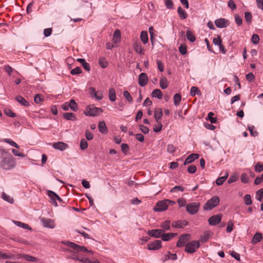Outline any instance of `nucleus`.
<instances>
[{
  "mask_svg": "<svg viewBox=\"0 0 263 263\" xmlns=\"http://www.w3.org/2000/svg\"><path fill=\"white\" fill-rule=\"evenodd\" d=\"M0 156V167L5 170H9L15 166V161L12 155L4 150H1Z\"/></svg>",
  "mask_w": 263,
  "mask_h": 263,
  "instance_id": "f257e3e1",
  "label": "nucleus"
},
{
  "mask_svg": "<svg viewBox=\"0 0 263 263\" xmlns=\"http://www.w3.org/2000/svg\"><path fill=\"white\" fill-rule=\"evenodd\" d=\"M103 111V110L102 108L97 107L93 105H91L86 107L84 114L87 116L95 117L99 116Z\"/></svg>",
  "mask_w": 263,
  "mask_h": 263,
  "instance_id": "f03ea898",
  "label": "nucleus"
},
{
  "mask_svg": "<svg viewBox=\"0 0 263 263\" xmlns=\"http://www.w3.org/2000/svg\"><path fill=\"white\" fill-rule=\"evenodd\" d=\"M219 203V198L218 196H213L209 199L203 206V210L209 211L216 207Z\"/></svg>",
  "mask_w": 263,
  "mask_h": 263,
  "instance_id": "7ed1b4c3",
  "label": "nucleus"
},
{
  "mask_svg": "<svg viewBox=\"0 0 263 263\" xmlns=\"http://www.w3.org/2000/svg\"><path fill=\"white\" fill-rule=\"evenodd\" d=\"M172 201L169 199L159 201L156 205L154 208V211L155 212L164 211L167 209L169 203Z\"/></svg>",
  "mask_w": 263,
  "mask_h": 263,
  "instance_id": "20e7f679",
  "label": "nucleus"
},
{
  "mask_svg": "<svg viewBox=\"0 0 263 263\" xmlns=\"http://www.w3.org/2000/svg\"><path fill=\"white\" fill-rule=\"evenodd\" d=\"M200 247V242L199 241L193 240L185 245V252L188 253H193L196 252V250Z\"/></svg>",
  "mask_w": 263,
  "mask_h": 263,
  "instance_id": "39448f33",
  "label": "nucleus"
},
{
  "mask_svg": "<svg viewBox=\"0 0 263 263\" xmlns=\"http://www.w3.org/2000/svg\"><path fill=\"white\" fill-rule=\"evenodd\" d=\"M64 243L67 246L73 249L77 252H85L93 254V252L91 251L88 250L84 246H81L74 242L68 241H65Z\"/></svg>",
  "mask_w": 263,
  "mask_h": 263,
  "instance_id": "423d86ee",
  "label": "nucleus"
},
{
  "mask_svg": "<svg viewBox=\"0 0 263 263\" xmlns=\"http://www.w3.org/2000/svg\"><path fill=\"white\" fill-rule=\"evenodd\" d=\"M200 203L199 202H192L186 205V211L191 215L196 214L199 211Z\"/></svg>",
  "mask_w": 263,
  "mask_h": 263,
  "instance_id": "0eeeda50",
  "label": "nucleus"
},
{
  "mask_svg": "<svg viewBox=\"0 0 263 263\" xmlns=\"http://www.w3.org/2000/svg\"><path fill=\"white\" fill-rule=\"evenodd\" d=\"M191 238V235L190 234H184L182 235L177 242L176 246L178 248L185 246Z\"/></svg>",
  "mask_w": 263,
  "mask_h": 263,
  "instance_id": "6e6552de",
  "label": "nucleus"
},
{
  "mask_svg": "<svg viewBox=\"0 0 263 263\" xmlns=\"http://www.w3.org/2000/svg\"><path fill=\"white\" fill-rule=\"evenodd\" d=\"M161 241L156 240L153 242L148 243L147 245V249L149 250H157L162 247Z\"/></svg>",
  "mask_w": 263,
  "mask_h": 263,
  "instance_id": "1a4fd4ad",
  "label": "nucleus"
},
{
  "mask_svg": "<svg viewBox=\"0 0 263 263\" xmlns=\"http://www.w3.org/2000/svg\"><path fill=\"white\" fill-rule=\"evenodd\" d=\"M48 195L49 196V197L51 199V203L53 204L55 206H58V203L55 200V199H57L59 201L62 202V199L57 195L55 193L52 191H48Z\"/></svg>",
  "mask_w": 263,
  "mask_h": 263,
  "instance_id": "9d476101",
  "label": "nucleus"
},
{
  "mask_svg": "<svg viewBox=\"0 0 263 263\" xmlns=\"http://www.w3.org/2000/svg\"><path fill=\"white\" fill-rule=\"evenodd\" d=\"M148 82V78L145 73H141L138 77V83L141 87L145 86Z\"/></svg>",
  "mask_w": 263,
  "mask_h": 263,
  "instance_id": "9b49d317",
  "label": "nucleus"
},
{
  "mask_svg": "<svg viewBox=\"0 0 263 263\" xmlns=\"http://www.w3.org/2000/svg\"><path fill=\"white\" fill-rule=\"evenodd\" d=\"M215 24L217 27L222 28L227 27L229 25V22L225 18H220L215 21Z\"/></svg>",
  "mask_w": 263,
  "mask_h": 263,
  "instance_id": "f8f14e48",
  "label": "nucleus"
},
{
  "mask_svg": "<svg viewBox=\"0 0 263 263\" xmlns=\"http://www.w3.org/2000/svg\"><path fill=\"white\" fill-rule=\"evenodd\" d=\"M147 233L151 237L158 238L160 237H162V235L163 233V230H161V229L151 230H148Z\"/></svg>",
  "mask_w": 263,
  "mask_h": 263,
  "instance_id": "ddd939ff",
  "label": "nucleus"
},
{
  "mask_svg": "<svg viewBox=\"0 0 263 263\" xmlns=\"http://www.w3.org/2000/svg\"><path fill=\"white\" fill-rule=\"evenodd\" d=\"M221 219V215L217 214L211 216L209 219L208 222L210 225L215 226L218 224Z\"/></svg>",
  "mask_w": 263,
  "mask_h": 263,
  "instance_id": "4468645a",
  "label": "nucleus"
},
{
  "mask_svg": "<svg viewBox=\"0 0 263 263\" xmlns=\"http://www.w3.org/2000/svg\"><path fill=\"white\" fill-rule=\"evenodd\" d=\"M53 148L56 149L63 151L68 147V145L63 142H54L52 145Z\"/></svg>",
  "mask_w": 263,
  "mask_h": 263,
  "instance_id": "2eb2a0df",
  "label": "nucleus"
},
{
  "mask_svg": "<svg viewBox=\"0 0 263 263\" xmlns=\"http://www.w3.org/2000/svg\"><path fill=\"white\" fill-rule=\"evenodd\" d=\"M41 221L43 226L45 228L52 229L54 228V223L53 220L48 218H42L41 219Z\"/></svg>",
  "mask_w": 263,
  "mask_h": 263,
  "instance_id": "dca6fc26",
  "label": "nucleus"
},
{
  "mask_svg": "<svg viewBox=\"0 0 263 263\" xmlns=\"http://www.w3.org/2000/svg\"><path fill=\"white\" fill-rule=\"evenodd\" d=\"M188 224V222L186 220L174 221L172 223V226L175 228H183Z\"/></svg>",
  "mask_w": 263,
  "mask_h": 263,
  "instance_id": "f3484780",
  "label": "nucleus"
},
{
  "mask_svg": "<svg viewBox=\"0 0 263 263\" xmlns=\"http://www.w3.org/2000/svg\"><path fill=\"white\" fill-rule=\"evenodd\" d=\"M99 132L102 134H106L108 133V129L104 121H100L98 124Z\"/></svg>",
  "mask_w": 263,
  "mask_h": 263,
  "instance_id": "a211bd4d",
  "label": "nucleus"
},
{
  "mask_svg": "<svg viewBox=\"0 0 263 263\" xmlns=\"http://www.w3.org/2000/svg\"><path fill=\"white\" fill-rule=\"evenodd\" d=\"M177 235V233H163L161 239L162 240L167 241L170 240L171 239L175 237Z\"/></svg>",
  "mask_w": 263,
  "mask_h": 263,
  "instance_id": "6ab92c4d",
  "label": "nucleus"
},
{
  "mask_svg": "<svg viewBox=\"0 0 263 263\" xmlns=\"http://www.w3.org/2000/svg\"><path fill=\"white\" fill-rule=\"evenodd\" d=\"M15 100L21 105H22L25 107H28L30 105L29 103L27 100H26L22 96H21L20 95H18V96H16Z\"/></svg>",
  "mask_w": 263,
  "mask_h": 263,
  "instance_id": "aec40b11",
  "label": "nucleus"
},
{
  "mask_svg": "<svg viewBox=\"0 0 263 263\" xmlns=\"http://www.w3.org/2000/svg\"><path fill=\"white\" fill-rule=\"evenodd\" d=\"M199 155L197 154H191L184 161V165L192 163L195 160L199 158Z\"/></svg>",
  "mask_w": 263,
  "mask_h": 263,
  "instance_id": "412c9836",
  "label": "nucleus"
},
{
  "mask_svg": "<svg viewBox=\"0 0 263 263\" xmlns=\"http://www.w3.org/2000/svg\"><path fill=\"white\" fill-rule=\"evenodd\" d=\"M160 227L162 229L161 230H163V233L165 231H169L171 229V221L169 220H166L160 224Z\"/></svg>",
  "mask_w": 263,
  "mask_h": 263,
  "instance_id": "4be33fe9",
  "label": "nucleus"
},
{
  "mask_svg": "<svg viewBox=\"0 0 263 263\" xmlns=\"http://www.w3.org/2000/svg\"><path fill=\"white\" fill-rule=\"evenodd\" d=\"M163 115L162 110L160 108H156L154 111V117L157 122L161 119Z\"/></svg>",
  "mask_w": 263,
  "mask_h": 263,
  "instance_id": "5701e85b",
  "label": "nucleus"
},
{
  "mask_svg": "<svg viewBox=\"0 0 263 263\" xmlns=\"http://www.w3.org/2000/svg\"><path fill=\"white\" fill-rule=\"evenodd\" d=\"M121 40V33L119 29H116L113 34L112 41L115 44L118 43Z\"/></svg>",
  "mask_w": 263,
  "mask_h": 263,
  "instance_id": "b1692460",
  "label": "nucleus"
},
{
  "mask_svg": "<svg viewBox=\"0 0 263 263\" xmlns=\"http://www.w3.org/2000/svg\"><path fill=\"white\" fill-rule=\"evenodd\" d=\"M134 49L136 52L140 54H143V49L142 47L141 44L140 42H136L134 43L133 46Z\"/></svg>",
  "mask_w": 263,
  "mask_h": 263,
  "instance_id": "393cba45",
  "label": "nucleus"
},
{
  "mask_svg": "<svg viewBox=\"0 0 263 263\" xmlns=\"http://www.w3.org/2000/svg\"><path fill=\"white\" fill-rule=\"evenodd\" d=\"M262 239V234L261 233H256L252 239L251 242L253 244H256L260 242Z\"/></svg>",
  "mask_w": 263,
  "mask_h": 263,
  "instance_id": "a878e982",
  "label": "nucleus"
},
{
  "mask_svg": "<svg viewBox=\"0 0 263 263\" xmlns=\"http://www.w3.org/2000/svg\"><path fill=\"white\" fill-rule=\"evenodd\" d=\"M64 118L67 120L70 121H76L77 120V117L72 112H66L63 115Z\"/></svg>",
  "mask_w": 263,
  "mask_h": 263,
  "instance_id": "bb28decb",
  "label": "nucleus"
},
{
  "mask_svg": "<svg viewBox=\"0 0 263 263\" xmlns=\"http://www.w3.org/2000/svg\"><path fill=\"white\" fill-rule=\"evenodd\" d=\"M152 97L157 98L158 99H161L162 98V93L161 91L159 89H154L151 93Z\"/></svg>",
  "mask_w": 263,
  "mask_h": 263,
  "instance_id": "cd10ccee",
  "label": "nucleus"
},
{
  "mask_svg": "<svg viewBox=\"0 0 263 263\" xmlns=\"http://www.w3.org/2000/svg\"><path fill=\"white\" fill-rule=\"evenodd\" d=\"M140 39L144 44L148 42V34L146 31H142L140 33Z\"/></svg>",
  "mask_w": 263,
  "mask_h": 263,
  "instance_id": "c85d7f7f",
  "label": "nucleus"
},
{
  "mask_svg": "<svg viewBox=\"0 0 263 263\" xmlns=\"http://www.w3.org/2000/svg\"><path fill=\"white\" fill-rule=\"evenodd\" d=\"M0 258L1 259H14V255L11 253H6L0 252Z\"/></svg>",
  "mask_w": 263,
  "mask_h": 263,
  "instance_id": "c756f323",
  "label": "nucleus"
},
{
  "mask_svg": "<svg viewBox=\"0 0 263 263\" xmlns=\"http://www.w3.org/2000/svg\"><path fill=\"white\" fill-rule=\"evenodd\" d=\"M108 96L110 101L114 102L116 100V91L114 88H110L108 91Z\"/></svg>",
  "mask_w": 263,
  "mask_h": 263,
  "instance_id": "7c9ffc66",
  "label": "nucleus"
},
{
  "mask_svg": "<svg viewBox=\"0 0 263 263\" xmlns=\"http://www.w3.org/2000/svg\"><path fill=\"white\" fill-rule=\"evenodd\" d=\"M201 92L198 88L196 86H192L191 88L190 95L192 97H194L196 95H201Z\"/></svg>",
  "mask_w": 263,
  "mask_h": 263,
  "instance_id": "2f4dec72",
  "label": "nucleus"
},
{
  "mask_svg": "<svg viewBox=\"0 0 263 263\" xmlns=\"http://www.w3.org/2000/svg\"><path fill=\"white\" fill-rule=\"evenodd\" d=\"M168 86V82L165 77L162 78L160 81V86L162 89H165Z\"/></svg>",
  "mask_w": 263,
  "mask_h": 263,
  "instance_id": "473e14b6",
  "label": "nucleus"
},
{
  "mask_svg": "<svg viewBox=\"0 0 263 263\" xmlns=\"http://www.w3.org/2000/svg\"><path fill=\"white\" fill-rule=\"evenodd\" d=\"M178 13L181 19H185L187 17V14L186 12L181 8V7L179 6L177 9Z\"/></svg>",
  "mask_w": 263,
  "mask_h": 263,
  "instance_id": "72a5a7b5",
  "label": "nucleus"
},
{
  "mask_svg": "<svg viewBox=\"0 0 263 263\" xmlns=\"http://www.w3.org/2000/svg\"><path fill=\"white\" fill-rule=\"evenodd\" d=\"M68 105L72 111H76L78 110V105L73 99L70 100L69 102H68Z\"/></svg>",
  "mask_w": 263,
  "mask_h": 263,
  "instance_id": "f704fd0d",
  "label": "nucleus"
},
{
  "mask_svg": "<svg viewBox=\"0 0 263 263\" xmlns=\"http://www.w3.org/2000/svg\"><path fill=\"white\" fill-rule=\"evenodd\" d=\"M13 222L17 226L27 230H31V227L27 224L18 221H13Z\"/></svg>",
  "mask_w": 263,
  "mask_h": 263,
  "instance_id": "c9c22d12",
  "label": "nucleus"
},
{
  "mask_svg": "<svg viewBox=\"0 0 263 263\" xmlns=\"http://www.w3.org/2000/svg\"><path fill=\"white\" fill-rule=\"evenodd\" d=\"M211 236L210 232H204L203 235L200 237V241L201 242H205L209 239Z\"/></svg>",
  "mask_w": 263,
  "mask_h": 263,
  "instance_id": "e433bc0d",
  "label": "nucleus"
},
{
  "mask_svg": "<svg viewBox=\"0 0 263 263\" xmlns=\"http://www.w3.org/2000/svg\"><path fill=\"white\" fill-rule=\"evenodd\" d=\"M228 176V173H227L225 176L218 178L216 181V184L218 185H222L223 183V182L226 180Z\"/></svg>",
  "mask_w": 263,
  "mask_h": 263,
  "instance_id": "4c0bfd02",
  "label": "nucleus"
},
{
  "mask_svg": "<svg viewBox=\"0 0 263 263\" xmlns=\"http://www.w3.org/2000/svg\"><path fill=\"white\" fill-rule=\"evenodd\" d=\"M186 37L191 42H194L196 40L195 35L190 30H187L186 31Z\"/></svg>",
  "mask_w": 263,
  "mask_h": 263,
  "instance_id": "58836bf2",
  "label": "nucleus"
},
{
  "mask_svg": "<svg viewBox=\"0 0 263 263\" xmlns=\"http://www.w3.org/2000/svg\"><path fill=\"white\" fill-rule=\"evenodd\" d=\"M181 99V96L179 93H176L174 96V102L175 106H178Z\"/></svg>",
  "mask_w": 263,
  "mask_h": 263,
  "instance_id": "ea45409f",
  "label": "nucleus"
},
{
  "mask_svg": "<svg viewBox=\"0 0 263 263\" xmlns=\"http://www.w3.org/2000/svg\"><path fill=\"white\" fill-rule=\"evenodd\" d=\"M2 197L4 200L9 202V203H12L14 202L13 198L11 197L9 195L5 193H2Z\"/></svg>",
  "mask_w": 263,
  "mask_h": 263,
  "instance_id": "a19ab883",
  "label": "nucleus"
},
{
  "mask_svg": "<svg viewBox=\"0 0 263 263\" xmlns=\"http://www.w3.org/2000/svg\"><path fill=\"white\" fill-rule=\"evenodd\" d=\"M34 101L36 104H41L44 101V98L41 94H36L34 96Z\"/></svg>",
  "mask_w": 263,
  "mask_h": 263,
  "instance_id": "79ce46f5",
  "label": "nucleus"
},
{
  "mask_svg": "<svg viewBox=\"0 0 263 263\" xmlns=\"http://www.w3.org/2000/svg\"><path fill=\"white\" fill-rule=\"evenodd\" d=\"M244 202L246 205H249L252 203V201L251 199V197L250 195L247 194L244 196Z\"/></svg>",
  "mask_w": 263,
  "mask_h": 263,
  "instance_id": "37998d69",
  "label": "nucleus"
},
{
  "mask_svg": "<svg viewBox=\"0 0 263 263\" xmlns=\"http://www.w3.org/2000/svg\"><path fill=\"white\" fill-rule=\"evenodd\" d=\"M3 141L9 144L11 146H12L16 148H19V147H20L19 145L17 143H16L15 142H14L10 139H4L3 140Z\"/></svg>",
  "mask_w": 263,
  "mask_h": 263,
  "instance_id": "c03bdc74",
  "label": "nucleus"
},
{
  "mask_svg": "<svg viewBox=\"0 0 263 263\" xmlns=\"http://www.w3.org/2000/svg\"><path fill=\"white\" fill-rule=\"evenodd\" d=\"M256 198L259 201H262L263 198V189H261L257 191Z\"/></svg>",
  "mask_w": 263,
  "mask_h": 263,
  "instance_id": "a18cd8bd",
  "label": "nucleus"
},
{
  "mask_svg": "<svg viewBox=\"0 0 263 263\" xmlns=\"http://www.w3.org/2000/svg\"><path fill=\"white\" fill-rule=\"evenodd\" d=\"M179 51L182 55L185 54L187 52L186 46L185 44H181L179 47Z\"/></svg>",
  "mask_w": 263,
  "mask_h": 263,
  "instance_id": "49530a36",
  "label": "nucleus"
},
{
  "mask_svg": "<svg viewBox=\"0 0 263 263\" xmlns=\"http://www.w3.org/2000/svg\"><path fill=\"white\" fill-rule=\"evenodd\" d=\"M25 259L26 260L30 261V262H36L38 261L37 258H36L32 256L28 255V254L25 255Z\"/></svg>",
  "mask_w": 263,
  "mask_h": 263,
  "instance_id": "de8ad7c7",
  "label": "nucleus"
},
{
  "mask_svg": "<svg viewBox=\"0 0 263 263\" xmlns=\"http://www.w3.org/2000/svg\"><path fill=\"white\" fill-rule=\"evenodd\" d=\"M255 127L253 125L248 127V129L250 133V134L253 137H256L258 135V132L254 130Z\"/></svg>",
  "mask_w": 263,
  "mask_h": 263,
  "instance_id": "09e8293b",
  "label": "nucleus"
},
{
  "mask_svg": "<svg viewBox=\"0 0 263 263\" xmlns=\"http://www.w3.org/2000/svg\"><path fill=\"white\" fill-rule=\"evenodd\" d=\"M184 191V188L182 186L180 185H176L175 186L173 189L171 190V192L175 193L177 191L183 192Z\"/></svg>",
  "mask_w": 263,
  "mask_h": 263,
  "instance_id": "8fccbe9b",
  "label": "nucleus"
},
{
  "mask_svg": "<svg viewBox=\"0 0 263 263\" xmlns=\"http://www.w3.org/2000/svg\"><path fill=\"white\" fill-rule=\"evenodd\" d=\"M245 17L246 22L250 24L252 22V16L250 12H246L245 13Z\"/></svg>",
  "mask_w": 263,
  "mask_h": 263,
  "instance_id": "3c124183",
  "label": "nucleus"
},
{
  "mask_svg": "<svg viewBox=\"0 0 263 263\" xmlns=\"http://www.w3.org/2000/svg\"><path fill=\"white\" fill-rule=\"evenodd\" d=\"M88 147V143L86 140L84 139H82L80 142V147L81 149L84 150Z\"/></svg>",
  "mask_w": 263,
  "mask_h": 263,
  "instance_id": "603ef678",
  "label": "nucleus"
},
{
  "mask_svg": "<svg viewBox=\"0 0 263 263\" xmlns=\"http://www.w3.org/2000/svg\"><path fill=\"white\" fill-rule=\"evenodd\" d=\"M254 169L256 172H261L263 171V165L261 164L260 162H257Z\"/></svg>",
  "mask_w": 263,
  "mask_h": 263,
  "instance_id": "864d4df0",
  "label": "nucleus"
},
{
  "mask_svg": "<svg viewBox=\"0 0 263 263\" xmlns=\"http://www.w3.org/2000/svg\"><path fill=\"white\" fill-rule=\"evenodd\" d=\"M70 73L72 75H77L82 73L81 68L80 67H77L76 68L72 69Z\"/></svg>",
  "mask_w": 263,
  "mask_h": 263,
  "instance_id": "5fc2aeb1",
  "label": "nucleus"
},
{
  "mask_svg": "<svg viewBox=\"0 0 263 263\" xmlns=\"http://www.w3.org/2000/svg\"><path fill=\"white\" fill-rule=\"evenodd\" d=\"M252 42L254 44H258L259 42V37L256 34H254L252 36Z\"/></svg>",
  "mask_w": 263,
  "mask_h": 263,
  "instance_id": "6e6d98bb",
  "label": "nucleus"
},
{
  "mask_svg": "<svg viewBox=\"0 0 263 263\" xmlns=\"http://www.w3.org/2000/svg\"><path fill=\"white\" fill-rule=\"evenodd\" d=\"M237 179L238 175L237 174H233L229 178L228 183L230 184L231 183L236 181Z\"/></svg>",
  "mask_w": 263,
  "mask_h": 263,
  "instance_id": "4d7b16f0",
  "label": "nucleus"
},
{
  "mask_svg": "<svg viewBox=\"0 0 263 263\" xmlns=\"http://www.w3.org/2000/svg\"><path fill=\"white\" fill-rule=\"evenodd\" d=\"M214 115V113L212 112H210L208 115V118L211 122V123H215L217 121L216 118L213 117Z\"/></svg>",
  "mask_w": 263,
  "mask_h": 263,
  "instance_id": "13d9d810",
  "label": "nucleus"
},
{
  "mask_svg": "<svg viewBox=\"0 0 263 263\" xmlns=\"http://www.w3.org/2000/svg\"><path fill=\"white\" fill-rule=\"evenodd\" d=\"M246 78L248 82H250L254 80L255 76L252 72H249L246 74Z\"/></svg>",
  "mask_w": 263,
  "mask_h": 263,
  "instance_id": "bf43d9fd",
  "label": "nucleus"
},
{
  "mask_svg": "<svg viewBox=\"0 0 263 263\" xmlns=\"http://www.w3.org/2000/svg\"><path fill=\"white\" fill-rule=\"evenodd\" d=\"M123 96L128 102H132V97L128 91L125 90L123 92Z\"/></svg>",
  "mask_w": 263,
  "mask_h": 263,
  "instance_id": "052dcab7",
  "label": "nucleus"
},
{
  "mask_svg": "<svg viewBox=\"0 0 263 263\" xmlns=\"http://www.w3.org/2000/svg\"><path fill=\"white\" fill-rule=\"evenodd\" d=\"M93 135L89 130L87 129L85 131V137L87 140H91L93 138Z\"/></svg>",
  "mask_w": 263,
  "mask_h": 263,
  "instance_id": "680f3d73",
  "label": "nucleus"
},
{
  "mask_svg": "<svg viewBox=\"0 0 263 263\" xmlns=\"http://www.w3.org/2000/svg\"><path fill=\"white\" fill-rule=\"evenodd\" d=\"M234 224L231 220L228 221V226L227 227L226 231L228 233H230L233 229Z\"/></svg>",
  "mask_w": 263,
  "mask_h": 263,
  "instance_id": "e2e57ef3",
  "label": "nucleus"
},
{
  "mask_svg": "<svg viewBox=\"0 0 263 263\" xmlns=\"http://www.w3.org/2000/svg\"><path fill=\"white\" fill-rule=\"evenodd\" d=\"M230 255L234 257L235 259H236L238 261H239L240 259V255L235 252L234 251H230Z\"/></svg>",
  "mask_w": 263,
  "mask_h": 263,
  "instance_id": "0e129e2a",
  "label": "nucleus"
},
{
  "mask_svg": "<svg viewBox=\"0 0 263 263\" xmlns=\"http://www.w3.org/2000/svg\"><path fill=\"white\" fill-rule=\"evenodd\" d=\"M157 64L158 68L159 70L161 72H163L164 70V65H163V63L162 62V61L160 60H157Z\"/></svg>",
  "mask_w": 263,
  "mask_h": 263,
  "instance_id": "69168bd1",
  "label": "nucleus"
},
{
  "mask_svg": "<svg viewBox=\"0 0 263 263\" xmlns=\"http://www.w3.org/2000/svg\"><path fill=\"white\" fill-rule=\"evenodd\" d=\"M176 149V147L172 144H168L167 146V151L170 153H174Z\"/></svg>",
  "mask_w": 263,
  "mask_h": 263,
  "instance_id": "338daca9",
  "label": "nucleus"
},
{
  "mask_svg": "<svg viewBox=\"0 0 263 263\" xmlns=\"http://www.w3.org/2000/svg\"><path fill=\"white\" fill-rule=\"evenodd\" d=\"M263 182V173L260 177H257L254 180V184L256 185L259 184Z\"/></svg>",
  "mask_w": 263,
  "mask_h": 263,
  "instance_id": "774afa93",
  "label": "nucleus"
}]
</instances>
